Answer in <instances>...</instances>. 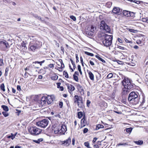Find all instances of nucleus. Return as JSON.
Listing matches in <instances>:
<instances>
[{
	"label": "nucleus",
	"mask_w": 148,
	"mask_h": 148,
	"mask_svg": "<svg viewBox=\"0 0 148 148\" xmlns=\"http://www.w3.org/2000/svg\"><path fill=\"white\" fill-rule=\"evenodd\" d=\"M48 66L50 68H52L54 67V65L53 64H50Z\"/></svg>",
	"instance_id": "obj_57"
},
{
	"label": "nucleus",
	"mask_w": 148,
	"mask_h": 148,
	"mask_svg": "<svg viewBox=\"0 0 148 148\" xmlns=\"http://www.w3.org/2000/svg\"><path fill=\"white\" fill-rule=\"evenodd\" d=\"M132 128L131 127H130L128 128H127L124 130V131H126L127 133L130 134L132 131Z\"/></svg>",
	"instance_id": "obj_21"
},
{
	"label": "nucleus",
	"mask_w": 148,
	"mask_h": 148,
	"mask_svg": "<svg viewBox=\"0 0 148 148\" xmlns=\"http://www.w3.org/2000/svg\"><path fill=\"white\" fill-rule=\"evenodd\" d=\"M77 68H78V70L79 71H81V66L80 65H78L77 66Z\"/></svg>",
	"instance_id": "obj_59"
},
{
	"label": "nucleus",
	"mask_w": 148,
	"mask_h": 148,
	"mask_svg": "<svg viewBox=\"0 0 148 148\" xmlns=\"http://www.w3.org/2000/svg\"><path fill=\"white\" fill-rule=\"evenodd\" d=\"M104 128V126L103 125L98 124L96 127V130H98L100 128Z\"/></svg>",
	"instance_id": "obj_25"
},
{
	"label": "nucleus",
	"mask_w": 148,
	"mask_h": 148,
	"mask_svg": "<svg viewBox=\"0 0 148 148\" xmlns=\"http://www.w3.org/2000/svg\"><path fill=\"white\" fill-rule=\"evenodd\" d=\"M2 114L5 117H7L9 115V114L6 111L3 112H2Z\"/></svg>",
	"instance_id": "obj_35"
},
{
	"label": "nucleus",
	"mask_w": 148,
	"mask_h": 148,
	"mask_svg": "<svg viewBox=\"0 0 148 148\" xmlns=\"http://www.w3.org/2000/svg\"><path fill=\"white\" fill-rule=\"evenodd\" d=\"M113 74L112 73H109L107 75V77L108 78H110L112 77Z\"/></svg>",
	"instance_id": "obj_38"
},
{
	"label": "nucleus",
	"mask_w": 148,
	"mask_h": 148,
	"mask_svg": "<svg viewBox=\"0 0 148 148\" xmlns=\"http://www.w3.org/2000/svg\"><path fill=\"white\" fill-rule=\"evenodd\" d=\"M74 79L76 82H78V76L74 75H73Z\"/></svg>",
	"instance_id": "obj_31"
},
{
	"label": "nucleus",
	"mask_w": 148,
	"mask_h": 148,
	"mask_svg": "<svg viewBox=\"0 0 148 148\" xmlns=\"http://www.w3.org/2000/svg\"><path fill=\"white\" fill-rule=\"evenodd\" d=\"M140 102L141 106H143L144 105L145 103V97H143L142 100Z\"/></svg>",
	"instance_id": "obj_24"
},
{
	"label": "nucleus",
	"mask_w": 148,
	"mask_h": 148,
	"mask_svg": "<svg viewBox=\"0 0 148 148\" xmlns=\"http://www.w3.org/2000/svg\"><path fill=\"white\" fill-rule=\"evenodd\" d=\"M121 9L118 7H114L112 10L113 13L119 14Z\"/></svg>",
	"instance_id": "obj_14"
},
{
	"label": "nucleus",
	"mask_w": 148,
	"mask_h": 148,
	"mask_svg": "<svg viewBox=\"0 0 148 148\" xmlns=\"http://www.w3.org/2000/svg\"><path fill=\"white\" fill-rule=\"evenodd\" d=\"M34 16L36 18H37L38 19H39V20H41L42 21V20H41V18L40 17V16H38V15H35Z\"/></svg>",
	"instance_id": "obj_42"
},
{
	"label": "nucleus",
	"mask_w": 148,
	"mask_h": 148,
	"mask_svg": "<svg viewBox=\"0 0 148 148\" xmlns=\"http://www.w3.org/2000/svg\"><path fill=\"white\" fill-rule=\"evenodd\" d=\"M138 93L136 92H132L129 94L128 99L133 104L136 105L138 104L139 101L140 97L138 96Z\"/></svg>",
	"instance_id": "obj_2"
},
{
	"label": "nucleus",
	"mask_w": 148,
	"mask_h": 148,
	"mask_svg": "<svg viewBox=\"0 0 148 148\" xmlns=\"http://www.w3.org/2000/svg\"><path fill=\"white\" fill-rule=\"evenodd\" d=\"M67 130L66 125H62L60 127V130L58 129L54 131L55 134H64Z\"/></svg>",
	"instance_id": "obj_10"
},
{
	"label": "nucleus",
	"mask_w": 148,
	"mask_h": 148,
	"mask_svg": "<svg viewBox=\"0 0 148 148\" xmlns=\"http://www.w3.org/2000/svg\"><path fill=\"white\" fill-rule=\"evenodd\" d=\"M81 127H83L85 126L86 124V120L85 119L84 117L81 120Z\"/></svg>",
	"instance_id": "obj_15"
},
{
	"label": "nucleus",
	"mask_w": 148,
	"mask_h": 148,
	"mask_svg": "<svg viewBox=\"0 0 148 148\" xmlns=\"http://www.w3.org/2000/svg\"><path fill=\"white\" fill-rule=\"evenodd\" d=\"M47 98V105L51 104L54 99L53 96V95H48L46 97Z\"/></svg>",
	"instance_id": "obj_11"
},
{
	"label": "nucleus",
	"mask_w": 148,
	"mask_h": 148,
	"mask_svg": "<svg viewBox=\"0 0 148 148\" xmlns=\"http://www.w3.org/2000/svg\"><path fill=\"white\" fill-rule=\"evenodd\" d=\"M124 40L126 42L129 43L130 42V41L129 40H128L126 38H125Z\"/></svg>",
	"instance_id": "obj_64"
},
{
	"label": "nucleus",
	"mask_w": 148,
	"mask_h": 148,
	"mask_svg": "<svg viewBox=\"0 0 148 148\" xmlns=\"http://www.w3.org/2000/svg\"><path fill=\"white\" fill-rule=\"evenodd\" d=\"M45 61L44 60H43L42 61H41V62H39V64H40V66H41L42 65V64L44 63L45 62Z\"/></svg>",
	"instance_id": "obj_60"
},
{
	"label": "nucleus",
	"mask_w": 148,
	"mask_h": 148,
	"mask_svg": "<svg viewBox=\"0 0 148 148\" xmlns=\"http://www.w3.org/2000/svg\"><path fill=\"white\" fill-rule=\"evenodd\" d=\"M114 112L115 113H117L119 114H121L122 113L121 112H117L116 111H114Z\"/></svg>",
	"instance_id": "obj_62"
},
{
	"label": "nucleus",
	"mask_w": 148,
	"mask_h": 148,
	"mask_svg": "<svg viewBox=\"0 0 148 148\" xmlns=\"http://www.w3.org/2000/svg\"><path fill=\"white\" fill-rule=\"evenodd\" d=\"M101 39L103 40L102 42L104 45L108 47L110 46L112 44L113 36L109 35L104 33L101 35Z\"/></svg>",
	"instance_id": "obj_1"
},
{
	"label": "nucleus",
	"mask_w": 148,
	"mask_h": 148,
	"mask_svg": "<svg viewBox=\"0 0 148 148\" xmlns=\"http://www.w3.org/2000/svg\"><path fill=\"white\" fill-rule=\"evenodd\" d=\"M29 131L31 134L36 135L40 134L42 131L36 127H32L29 129Z\"/></svg>",
	"instance_id": "obj_8"
},
{
	"label": "nucleus",
	"mask_w": 148,
	"mask_h": 148,
	"mask_svg": "<svg viewBox=\"0 0 148 148\" xmlns=\"http://www.w3.org/2000/svg\"><path fill=\"white\" fill-rule=\"evenodd\" d=\"M17 90L20 91L21 90V86L19 85H18L17 87Z\"/></svg>",
	"instance_id": "obj_55"
},
{
	"label": "nucleus",
	"mask_w": 148,
	"mask_h": 148,
	"mask_svg": "<svg viewBox=\"0 0 148 148\" xmlns=\"http://www.w3.org/2000/svg\"><path fill=\"white\" fill-rule=\"evenodd\" d=\"M89 63L90 64L92 65H94V62L90 60L89 61Z\"/></svg>",
	"instance_id": "obj_58"
},
{
	"label": "nucleus",
	"mask_w": 148,
	"mask_h": 148,
	"mask_svg": "<svg viewBox=\"0 0 148 148\" xmlns=\"http://www.w3.org/2000/svg\"><path fill=\"white\" fill-rule=\"evenodd\" d=\"M48 122L47 119H44L36 122V125L40 127L44 128L47 125Z\"/></svg>",
	"instance_id": "obj_9"
},
{
	"label": "nucleus",
	"mask_w": 148,
	"mask_h": 148,
	"mask_svg": "<svg viewBox=\"0 0 148 148\" xmlns=\"http://www.w3.org/2000/svg\"><path fill=\"white\" fill-rule=\"evenodd\" d=\"M130 12L129 11L124 10L123 12V14L125 16L127 17H129L130 15Z\"/></svg>",
	"instance_id": "obj_19"
},
{
	"label": "nucleus",
	"mask_w": 148,
	"mask_h": 148,
	"mask_svg": "<svg viewBox=\"0 0 148 148\" xmlns=\"http://www.w3.org/2000/svg\"><path fill=\"white\" fill-rule=\"evenodd\" d=\"M31 68V66H27V67H26V68H25V71H27V70H30V69Z\"/></svg>",
	"instance_id": "obj_50"
},
{
	"label": "nucleus",
	"mask_w": 148,
	"mask_h": 148,
	"mask_svg": "<svg viewBox=\"0 0 148 148\" xmlns=\"http://www.w3.org/2000/svg\"><path fill=\"white\" fill-rule=\"evenodd\" d=\"M88 73L90 79L92 81H94V79L93 74L90 71H88Z\"/></svg>",
	"instance_id": "obj_17"
},
{
	"label": "nucleus",
	"mask_w": 148,
	"mask_h": 148,
	"mask_svg": "<svg viewBox=\"0 0 148 148\" xmlns=\"http://www.w3.org/2000/svg\"><path fill=\"white\" fill-rule=\"evenodd\" d=\"M96 30V28L95 26L92 25L90 27H88L86 30V35L90 37L92 36Z\"/></svg>",
	"instance_id": "obj_6"
},
{
	"label": "nucleus",
	"mask_w": 148,
	"mask_h": 148,
	"mask_svg": "<svg viewBox=\"0 0 148 148\" xmlns=\"http://www.w3.org/2000/svg\"><path fill=\"white\" fill-rule=\"evenodd\" d=\"M68 89L69 91L71 93V92L74 90L75 89L74 86L71 85H70V86H68Z\"/></svg>",
	"instance_id": "obj_16"
},
{
	"label": "nucleus",
	"mask_w": 148,
	"mask_h": 148,
	"mask_svg": "<svg viewBox=\"0 0 148 148\" xmlns=\"http://www.w3.org/2000/svg\"><path fill=\"white\" fill-rule=\"evenodd\" d=\"M88 131V129L87 128H85L83 130V133L85 134L87 133Z\"/></svg>",
	"instance_id": "obj_48"
},
{
	"label": "nucleus",
	"mask_w": 148,
	"mask_h": 148,
	"mask_svg": "<svg viewBox=\"0 0 148 148\" xmlns=\"http://www.w3.org/2000/svg\"><path fill=\"white\" fill-rule=\"evenodd\" d=\"M90 103V101L89 100H87L86 104L88 107L89 106V105Z\"/></svg>",
	"instance_id": "obj_51"
},
{
	"label": "nucleus",
	"mask_w": 148,
	"mask_h": 148,
	"mask_svg": "<svg viewBox=\"0 0 148 148\" xmlns=\"http://www.w3.org/2000/svg\"><path fill=\"white\" fill-rule=\"evenodd\" d=\"M1 107L4 111L6 112L8 111L9 110L8 107L6 106L2 105L1 106Z\"/></svg>",
	"instance_id": "obj_23"
},
{
	"label": "nucleus",
	"mask_w": 148,
	"mask_h": 148,
	"mask_svg": "<svg viewBox=\"0 0 148 148\" xmlns=\"http://www.w3.org/2000/svg\"><path fill=\"white\" fill-rule=\"evenodd\" d=\"M70 18L71 19H72L74 21H75L76 20V18L75 17L73 16H70Z\"/></svg>",
	"instance_id": "obj_39"
},
{
	"label": "nucleus",
	"mask_w": 148,
	"mask_h": 148,
	"mask_svg": "<svg viewBox=\"0 0 148 148\" xmlns=\"http://www.w3.org/2000/svg\"><path fill=\"white\" fill-rule=\"evenodd\" d=\"M28 75H29V74L27 72H25L24 74V77L27 78L28 77Z\"/></svg>",
	"instance_id": "obj_49"
},
{
	"label": "nucleus",
	"mask_w": 148,
	"mask_h": 148,
	"mask_svg": "<svg viewBox=\"0 0 148 148\" xmlns=\"http://www.w3.org/2000/svg\"><path fill=\"white\" fill-rule=\"evenodd\" d=\"M94 148H99V146L97 145H95L93 146Z\"/></svg>",
	"instance_id": "obj_63"
},
{
	"label": "nucleus",
	"mask_w": 148,
	"mask_h": 148,
	"mask_svg": "<svg viewBox=\"0 0 148 148\" xmlns=\"http://www.w3.org/2000/svg\"><path fill=\"white\" fill-rule=\"evenodd\" d=\"M11 135L9 136H7V138H11L12 140H13L15 138V136L11 134Z\"/></svg>",
	"instance_id": "obj_34"
},
{
	"label": "nucleus",
	"mask_w": 148,
	"mask_h": 148,
	"mask_svg": "<svg viewBox=\"0 0 148 148\" xmlns=\"http://www.w3.org/2000/svg\"><path fill=\"white\" fill-rule=\"evenodd\" d=\"M75 57H76V63H77V62H79V58H78V56L77 54H75Z\"/></svg>",
	"instance_id": "obj_43"
},
{
	"label": "nucleus",
	"mask_w": 148,
	"mask_h": 148,
	"mask_svg": "<svg viewBox=\"0 0 148 148\" xmlns=\"http://www.w3.org/2000/svg\"><path fill=\"white\" fill-rule=\"evenodd\" d=\"M143 21L144 22H147V17L144 18L142 19Z\"/></svg>",
	"instance_id": "obj_44"
},
{
	"label": "nucleus",
	"mask_w": 148,
	"mask_h": 148,
	"mask_svg": "<svg viewBox=\"0 0 148 148\" xmlns=\"http://www.w3.org/2000/svg\"><path fill=\"white\" fill-rule=\"evenodd\" d=\"M0 88L4 92L5 91V86L4 84H2L0 86Z\"/></svg>",
	"instance_id": "obj_30"
},
{
	"label": "nucleus",
	"mask_w": 148,
	"mask_h": 148,
	"mask_svg": "<svg viewBox=\"0 0 148 148\" xmlns=\"http://www.w3.org/2000/svg\"><path fill=\"white\" fill-rule=\"evenodd\" d=\"M61 61H62V62H60L61 65L60 67V68L62 69V68H64V64L62 62V60H61Z\"/></svg>",
	"instance_id": "obj_46"
},
{
	"label": "nucleus",
	"mask_w": 148,
	"mask_h": 148,
	"mask_svg": "<svg viewBox=\"0 0 148 148\" xmlns=\"http://www.w3.org/2000/svg\"><path fill=\"white\" fill-rule=\"evenodd\" d=\"M136 42L138 44H140L141 43V41L140 39L137 40L136 41Z\"/></svg>",
	"instance_id": "obj_52"
},
{
	"label": "nucleus",
	"mask_w": 148,
	"mask_h": 148,
	"mask_svg": "<svg viewBox=\"0 0 148 148\" xmlns=\"http://www.w3.org/2000/svg\"><path fill=\"white\" fill-rule=\"evenodd\" d=\"M118 47L120 49H121L124 50L125 49V48L124 47L121 46H118Z\"/></svg>",
	"instance_id": "obj_54"
},
{
	"label": "nucleus",
	"mask_w": 148,
	"mask_h": 148,
	"mask_svg": "<svg viewBox=\"0 0 148 148\" xmlns=\"http://www.w3.org/2000/svg\"><path fill=\"white\" fill-rule=\"evenodd\" d=\"M127 89V88H123L122 92V94L123 95H125L129 92V91Z\"/></svg>",
	"instance_id": "obj_18"
},
{
	"label": "nucleus",
	"mask_w": 148,
	"mask_h": 148,
	"mask_svg": "<svg viewBox=\"0 0 148 148\" xmlns=\"http://www.w3.org/2000/svg\"><path fill=\"white\" fill-rule=\"evenodd\" d=\"M99 60L101 61L103 63H105L106 62L102 58H101L100 57L99 59Z\"/></svg>",
	"instance_id": "obj_56"
},
{
	"label": "nucleus",
	"mask_w": 148,
	"mask_h": 148,
	"mask_svg": "<svg viewBox=\"0 0 148 148\" xmlns=\"http://www.w3.org/2000/svg\"><path fill=\"white\" fill-rule=\"evenodd\" d=\"M63 102L62 101L60 102L59 103V105L60 106V108H62V107L63 106Z\"/></svg>",
	"instance_id": "obj_47"
},
{
	"label": "nucleus",
	"mask_w": 148,
	"mask_h": 148,
	"mask_svg": "<svg viewBox=\"0 0 148 148\" xmlns=\"http://www.w3.org/2000/svg\"><path fill=\"white\" fill-rule=\"evenodd\" d=\"M118 40L119 42L121 43H122V41L120 38H118Z\"/></svg>",
	"instance_id": "obj_61"
},
{
	"label": "nucleus",
	"mask_w": 148,
	"mask_h": 148,
	"mask_svg": "<svg viewBox=\"0 0 148 148\" xmlns=\"http://www.w3.org/2000/svg\"><path fill=\"white\" fill-rule=\"evenodd\" d=\"M99 26L100 29L104 30L106 32H110V29L109 27L105 23V22L104 21H101Z\"/></svg>",
	"instance_id": "obj_7"
},
{
	"label": "nucleus",
	"mask_w": 148,
	"mask_h": 148,
	"mask_svg": "<svg viewBox=\"0 0 148 148\" xmlns=\"http://www.w3.org/2000/svg\"><path fill=\"white\" fill-rule=\"evenodd\" d=\"M127 144L126 143H119L117 145L118 146H120V145H123V146H125L126 145H127Z\"/></svg>",
	"instance_id": "obj_41"
},
{
	"label": "nucleus",
	"mask_w": 148,
	"mask_h": 148,
	"mask_svg": "<svg viewBox=\"0 0 148 148\" xmlns=\"http://www.w3.org/2000/svg\"><path fill=\"white\" fill-rule=\"evenodd\" d=\"M73 101L75 103H77L78 106L81 109L84 107L82 98L81 97L77 95H75L73 98Z\"/></svg>",
	"instance_id": "obj_3"
},
{
	"label": "nucleus",
	"mask_w": 148,
	"mask_h": 148,
	"mask_svg": "<svg viewBox=\"0 0 148 148\" xmlns=\"http://www.w3.org/2000/svg\"><path fill=\"white\" fill-rule=\"evenodd\" d=\"M128 64L129 65H130V66H135V63H134L133 62H132L129 63H128Z\"/></svg>",
	"instance_id": "obj_40"
},
{
	"label": "nucleus",
	"mask_w": 148,
	"mask_h": 148,
	"mask_svg": "<svg viewBox=\"0 0 148 148\" xmlns=\"http://www.w3.org/2000/svg\"><path fill=\"white\" fill-rule=\"evenodd\" d=\"M135 13L133 12H130L129 17H130L132 18H134V17H135Z\"/></svg>",
	"instance_id": "obj_28"
},
{
	"label": "nucleus",
	"mask_w": 148,
	"mask_h": 148,
	"mask_svg": "<svg viewBox=\"0 0 148 148\" xmlns=\"http://www.w3.org/2000/svg\"><path fill=\"white\" fill-rule=\"evenodd\" d=\"M3 45L5 46L6 48H8L9 47V44L5 40H4V43H3Z\"/></svg>",
	"instance_id": "obj_27"
},
{
	"label": "nucleus",
	"mask_w": 148,
	"mask_h": 148,
	"mask_svg": "<svg viewBox=\"0 0 148 148\" xmlns=\"http://www.w3.org/2000/svg\"><path fill=\"white\" fill-rule=\"evenodd\" d=\"M64 75L65 76L66 78H68L69 77L68 75L67 72L64 73Z\"/></svg>",
	"instance_id": "obj_45"
},
{
	"label": "nucleus",
	"mask_w": 148,
	"mask_h": 148,
	"mask_svg": "<svg viewBox=\"0 0 148 148\" xmlns=\"http://www.w3.org/2000/svg\"><path fill=\"white\" fill-rule=\"evenodd\" d=\"M124 88H127V90L132 89L133 88V85L131 83L130 79L128 78L125 77L122 82Z\"/></svg>",
	"instance_id": "obj_4"
},
{
	"label": "nucleus",
	"mask_w": 148,
	"mask_h": 148,
	"mask_svg": "<svg viewBox=\"0 0 148 148\" xmlns=\"http://www.w3.org/2000/svg\"><path fill=\"white\" fill-rule=\"evenodd\" d=\"M112 5V3L111 2H108L106 4V6L107 8H110Z\"/></svg>",
	"instance_id": "obj_26"
},
{
	"label": "nucleus",
	"mask_w": 148,
	"mask_h": 148,
	"mask_svg": "<svg viewBox=\"0 0 148 148\" xmlns=\"http://www.w3.org/2000/svg\"><path fill=\"white\" fill-rule=\"evenodd\" d=\"M42 45V42L38 41H36L33 43L31 42L29 45V50L34 51L36 49L40 48Z\"/></svg>",
	"instance_id": "obj_5"
},
{
	"label": "nucleus",
	"mask_w": 148,
	"mask_h": 148,
	"mask_svg": "<svg viewBox=\"0 0 148 148\" xmlns=\"http://www.w3.org/2000/svg\"><path fill=\"white\" fill-rule=\"evenodd\" d=\"M42 138H40L38 139V140H33V141L34 142L36 143L39 144L40 142L42 141L43 140Z\"/></svg>",
	"instance_id": "obj_22"
},
{
	"label": "nucleus",
	"mask_w": 148,
	"mask_h": 148,
	"mask_svg": "<svg viewBox=\"0 0 148 148\" xmlns=\"http://www.w3.org/2000/svg\"><path fill=\"white\" fill-rule=\"evenodd\" d=\"M58 78V76L57 75H54L51 77V79L53 80H57Z\"/></svg>",
	"instance_id": "obj_33"
},
{
	"label": "nucleus",
	"mask_w": 148,
	"mask_h": 148,
	"mask_svg": "<svg viewBox=\"0 0 148 148\" xmlns=\"http://www.w3.org/2000/svg\"><path fill=\"white\" fill-rule=\"evenodd\" d=\"M47 98L46 96H43L41 99L40 104L41 106L47 105Z\"/></svg>",
	"instance_id": "obj_13"
},
{
	"label": "nucleus",
	"mask_w": 148,
	"mask_h": 148,
	"mask_svg": "<svg viewBox=\"0 0 148 148\" xmlns=\"http://www.w3.org/2000/svg\"><path fill=\"white\" fill-rule=\"evenodd\" d=\"M21 46L24 47H26L25 43L24 42V41L21 44Z\"/></svg>",
	"instance_id": "obj_53"
},
{
	"label": "nucleus",
	"mask_w": 148,
	"mask_h": 148,
	"mask_svg": "<svg viewBox=\"0 0 148 148\" xmlns=\"http://www.w3.org/2000/svg\"><path fill=\"white\" fill-rule=\"evenodd\" d=\"M85 53L88 55L90 56H94V54L93 53H89L87 51H85Z\"/></svg>",
	"instance_id": "obj_32"
},
{
	"label": "nucleus",
	"mask_w": 148,
	"mask_h": 148,
	"mask_svg": "<svg viewBox=\"0 0 148 148\" xmlns=\"http://www.w3.org/2000/svg\"><path fill=\"white\" fill-rule=\"evenodd\" d=\"M83 116L82 113V112H80L78 113V118L81 119Z\"/></svg>",
	"instance_id": "obj_29"
},
{
	"label": "nucleus",
	"mask_w": 148,
	"mask_h": 148,
	"mask_svg": "<svg viewBox=\"0 0 148 148\" xmlns=\"http://www.w3.org/2000/svg\"><path fill=\"white\" fill-rule=\"evenodd\" d=\"M134 143L138 145H141L143 144V141L142 140H139L138 141H134Z\"/></svg>",
	"instance_id": "obj_20"
},
{
	"label": "nucleus",
	"mask_w": 148,
	"mask_h": 148,
	"mask_svg": "<svg viewBox=\"0 0 148 148\" xmlns=\"http://www.w3.org/2000/svg\"><path fill=\"white\" fill-rule=\"evenodd\" d=\"M4 64L3 60L2 59H0V66H3Z\"/></svg>",
	"instance_id": "obj_37"
},
{
	"label": "nucleus",
	"mask_w": 148,
	"mask_h": 148,
	"mask_svg": "<svg viewBox=\"0 0 148 148\" xmlns=\"http://www.w3.org/2000/svg\"><path fill=\"white\" fill-rule=\"evenodd\" d=\"M62 144L66 146H69L71 143V139L69 137L68 139L61 142Z\"/></svg>",
	"instance_id": "obj_12"
},
{
	"label": "nucleus",
	"mask_w": 148,
	"mask_h": 148,
	"mask_svg": "<svg viewBox=\"0 0 148 148\" xmlns=\"http://www.w3.org/2000/svg\"><path fill=\"white\" fill-rule=\"evenodd\" d=\"M84 144L85 146L86 147H87L88 148H89V147H90L89 146V145H90L88 141L85 142L84 143Z\"/></svg>",
	"instance_id": "obj_36"
}]
</instances>
